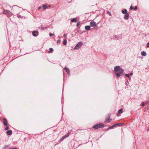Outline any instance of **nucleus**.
<instances>
[{"label": "nucleus", "instance_id": "bb28decb", "mask_svg": "<svg viewBox=\"0 0 149 149\" xmlns=\"http://www.w3.org/2000/svg\"><path fill=\"white\" fill-rule=\"evenodd\" d=\"M113 127H114L113 126V125H112V126L109 127L108 129H113Z\"/></svg>", "mask_w": 149, "mask_h": 149}, {"label": "nucleus", "instance_id": "423d86ee", "mask_svg": "<svg viewBox=\"0 0 149 149\" xmlns=\"http://www.w3.org/2000/svg\"><path fill=\"white\" fill-rule=\"evenodd\" d=\"M3 125L5 126H7L8 125V123L7 122V120L5 118H4L3 119Z\"/></svg>", "mask_w": 149, "mask_h": 149}, {"label": "nucleus", "instance_id": "4468645a", "mask_svg": "<svg viewBox=\"0 0 149 149\" xmlns=\"http://www.w3.org/2000/svg\"><path fill=\"white\" fill-rule=\"evenodd\" d=\"M127 10L126 9H125L124 10H123L122 11V13L123 14H125L127 13Z\"/></svg>", "mask_w": 149, "mask_h": 149}, {"label": "nucleus", "instance_id": "2f4dec72", "mask_svg": "<svg viewBox=\"0 0 149 149\" xmlns=\"http://www.w3.org/2000/svg\"><path fill=\"white\" fill-rule=\"evenodd\" d=\"M54 35V34H52V33H50L49 34V36H51V37L52 36Z\"/></svg>", "mask_w": 149, "mask_h": 149}, {"label": "nucleus", "instance_id": "5701e85b", "mask_svg": "<svg viewBox=\"0 0 149 149\" xmlns=\"http://www.w3.org/2000/svg\"><path fill=\"white\" fill-rule=\"evenodd\" d=\"M125 76L127 77L128 78H130V75H129V74H125Z\"/></svg>", "mask_w": 149, "mask_h": 149}, {"label": "nucleus", "instance_id": "20e7f679", "mask_svg": "<svg viewBox=\"0 0 149 149\" xmlns=\"http://www.w3.org/2000/svg\"><path fill=\"white\" fill-rule=\"evenodd\" d=\"M38 31H33L32 32V35L33 36L36 37L38 36Z\"/></svg>", "mask_w": 149, "mask_h": 149}, {"label": "nucleus", "instance_id": "f704fd0d", "mask_svg": "<svg viewBox=\"0 0 149 149\" xmlns=\"http://www.w3.org/2000/svg\"><path fill=\"white\" fill-rule=\"evenodd\" d=\"M63 37L65 38H66V34H64L63 35Z\"/></svg>", "mask_w": 149, "mask_h": 149}, {"label": "nucleus", "instance_id": "393cba45", "mask_svg": "<svg viewBox=\"0 0 149 149\" xmlns=\"http://www.w3.org/2000/svg\"><path fill=\"white\" fill-rule=\"evenodd\" d=\"M117 124H118V126H121L123 125L122 123H117Z\"/></svg>", "mask_w": 149, "mask_h": 149}, {"label": "nucleus", "instance_id": "c9c22d12", "mask_svg": "<svg viewBox=\"0 0 149 149\" xmlns=\"http://www.w3.org/2000/svg\"><path fill=\"white\" fill-rule=\"evenodd\" d=\"M137 9V7L136 6H135V7L134 8V10H136Z\"/></svg>", "mask_w": 149, "mask_h": 149}, {"label": "nucleus", "instance_id": "79ce46f5", "mask_svg": "<svg viewBox=\"0 0 149 149\" xmlns=\"http://www.w3.org/2000/svg\"><path fill=\"white\" fill-rule=\"evenodd\" d=\"M132 74H133V73L132 72L130 73V75H132Z\"/></svg>", "mask_w": 149, "mask_h": 149}, {"label": "nucleus", "instance_id": "0eeeda50", "mask_svg": "<svg viewBox=\"0 0 149 149\" xmlns=\"http://www.w3.org/2000/svg\"><path fill=\"white\" fill-rule=\"evenodd\" d=\"M129 18V14L128 13H127L125 14V16L124 17V19H128Z\"/></svg>", "mask_w": 149, "mask_h": 149}, {"label": "nucleus", "instance_id": "dca6fc26", "mask_svg": "<svg viewBox=\"0 0 149 149\" xmlns=\"http://www.w3.org/2000/svg\"><path fill=\"white\" fill-rule=\"evenodd\" d=\"M77 21V19L76 18H74L71 20V21L72 22H76Z\"/></svg>", "mask_w": 149, "mask_h": 149}, {"label": "nucleus", "instance_id": "9b49d317", "mask_svg": "<svg viewBox=\"0 0 149 149\" xmlns=\"http://www.w3.org/2000/svg\"><path fill=\"white\" fill-rule=\"evenodd\" d=\"M111 120L110 119V118H108L105 120L104 121V123H108L110 122Z\"/></svg>", "mask_w": 149, "mask_h": 149}, {"label": "nucleus", "instance_id": "f257e3e1", "mask_svg": "<svg viewBox=\"0 0 149 149\" xmlns=\"http://www.w3.org/2000/svg\"><path fill=\"white\" fill-rule=\"evenodd\" d=\"M104 126V125L103 123H100L95 125L93 126V128L95 129H97L99 128H103Z\"/></svg>", "mask_w": 149, "mask_h": 149}, {"label": "nucleus", "instance_id": "aec40b11", "mask_svg": "<svg viewBox=\"0 0 149 149\" xmlns=\"http://www.w3.org/2000/svg\"><path fill=\"white\" fill-rule=\"evenodd\" d=\"M63 43L64 45H65L67 44V41L66 39H65L64 40H63Z\"/></svg>", "mask_w": 149, "mask_h": 149}, {"label": "nucleus", "instance_id": "c03bdc74", "mask_svg": "<svg viewBox=\"0 0 149 149\" xmlns=\"http://www.w3.org/2000/svg\"><path fill=\"white\" fill-rule=\"evenodd\" d=\"M147 130L148 131H149V128H148V129H147Z\"/></svg>", "mask_w": 149, "mask_h": 149}, {"label": "nucleus", "instance_id": "4be33fe9", "mask_svg": "<svg viewBox=\"0 0 149 149\" xmlns=\"http://www.w3.org/2000/svg\"><path fill=\"white\" fill-rule=\"evenodd\" d=\"M9 146V145H5L4 147L3 148V149H5L8 147Z\"/></svg>", "mask_w": 149, "mask_h": 149}, {"label": "nucleus", "instance_id": "412c9836", "mask_svg": "<svg viewBox=\"0 0 149 149\" xmlns=\"http://www.w3.org/2000/svg\"><path fill=\"white\" fill-rule=\"evenodd\" d=\"M115 74L118 77H120V74L118 73V72L116 73Z\"/></svg>", "mask_w": 149, "mask_h": 149}, {"label": "nucleus", "instance_id": "f03ea898", "mask_svg": "<svg viewBox=\"0 0 149 149\" xmlns=\"http://www.w3.org/2000/svg\"><path fill=\"white\" fill-rule=\"evenodd\" d=\"M83 45V42H78L76 46L74 47V49H78L80 48Z\"/></svg>", "mask_w": 149, "mask_h": 149}, {"label": "nucleus", "instance_id": "e433bc0d", "mask_svg": "<svg viewBox=\"0 0 149 149\" xmlns=\"http://www.w3.org/2000/svg\"><path fill=\"white\" fill-rule=\"evenodd\" d=\"M147 46L148 47H149V42H148L147 44Z\"/></svg>", "mask_w": 149, "mask_h": 149}, {"label": "nucleus", "instance_id": "7c9ffc66", "mask_svg": "<svg viewBox=\"0 0 149 149\" xmlns=\"http://www.w3.org/2000/svg\"><path fill=\"white\" fill-rule=\"evenodd\" d=\"M8 149H18V148H10Z\"/></svg>", "mask_w": 149, "mask_h": 149}, {"label": "nucleus", "instance_id": "a19ab883", "mask_svg": "<svg viewBox=\"0 0 149 149\" xmlns=\"http://www.w3.org/2000/svg\"><path fill=\"white\" fill-rule=\"evenodd\" d=\"M18 17H21V18H23V17H22L21 15H19L18 16Z\"/></svg>", "mask_w": 149, "mask_h": 149}, {"label": "nucleus", "instance_id": "a18cd8bd", "mask_svg": "<svg viewBox=\"0 0 149 149\" xmlns=\"http://www.w3.org/2000/svg\"><path fill=\"white\" fill-rule=\"evenodd\" d=\"M126 82H128V80H127Z\"/></svg>", "mask_w": 149, "mask_h": 149}, {"label": "nucleus", "instance_id": "473e14b6", "mask_svg": "<svg viewBox=\"0 0 149 149\" xmlns=\"http://www.w3.org/2000/svg\"><path fill=\"white\" fill-rule=\"evenodd\" d=\"M61 42V40H58L57 41V43H58Z\"/></svg>", "mask_w": 149, "mask_h": 149}, {"label": "nucleus", "instance_id": "72a5a7b5", "mask_svg": "<svg viewBox=\"0 0 149 149\" xmlns=\"http://www.w3.org/2000/svg\"><path fill=\"white\" fill-rule=\"evenodd\" d=\"M116 36V38H119V37H120L119 36Z\"/></svg>", "mask_w": 149, "mask_h": 149}, {"label": "nucleus", "instance_id": "c756f323", "mask_svg": "<svg viewBox=\"0 0 149 149\" xmlns=\"http://www.w3.org/2000/svg\"><path fill=\"white\" fill-rule=\"evenodd\" d=\"M130 10H132L134 9V8L132 7V6H130Z\"/></svg>", "mask_w": 149, "mask_h": 149}, {"label": "nucleus", "instance_id": "9d476101", "mask_svg": "<svg viewBox=\"0 0 149 149\" xmlns=\"http://www.w3.org/2000/svg\"><path fill=\"white\" fill-rule=\"evenodd\" d=\"M6 133L9 135H11L12 134V131L11 130H9L6 132Z\"/></svg>", "mask_w": 149, "mask_h": 149}, {"label": "nucleus", "instance_id": "f8f14e48", "mask_svg": "<svg viewBox=\"0 0 149 149\" xmlns=\"http://www.w3.org/2000/svg\"><path fill=\"white\" fill-rule=\"evenodd\" d=\"M90 26H86L85 27V29L87 30H89L90 29Z\"/></svg>", "mask_w": 149, "mask_h": 149}, {"label": "nucleus", "instance_id": "a878e982", "mask_svg": "<svg viewBox=\"0 0 149 149\" xmlns=\"http://www.w3.org/2000/svg\"><path fill=\"white\" fill-rule=\"evenodd\" d=\"M142 106L143 107L145 106V103L144 102H142L141 104Z\"/></svg>", "mask_w": 149, "mask_h": 149}, {"label": "nucleus", "instance_id": "ddd939ff", "mask_svg": "<svg viewBox=\"0 0 149 149\" xmlns=\"http://www.w3.org/2000/svg\"><path fill=\"white\" fill-rule=\"evenodd\" d=\"M68 136V135H65L63 136L60 139L61 141H63L65 138L67 137Z\"/></svg>", "mask_w": 149, "mask_h": 149}, {"label": "nucleus", "instance_id": "c85d7f7f", "mask_svg": "<svg viewBox=\"0 0 149 149\" xmlns=\"http://www.w3.org/2000/svg\"><path fill=\"white\" fill-rule=\"evenodd\" d=\"M80 22H79L77 24V27H78L79 26V25L80 24Z\"/></svg>", "mask_w": 149, "mask_h": 149}, {"label": "nucleus", "instance_id": "58836bf2", "mask_svg": "<svg viewBox=\"0 0 149 149\" xmlns=\"http://www.w3.org/2000/svg\"><path fill=\"white\" fill-rule=\"evenodd\" d=\"M41 29L42 30H44V28L43 27H42V26H41Z\"/></svg>", "mask_w": 149, "mask_h": 149}, {"label": "nucleus", "instance_id": "39448f33", "mask_svg": "<svg viewBox=\"0 0 149 149\" xmlns=\"http://www.w3.org/2000/svg\"><path fill=\"white\" fill-rule=\"evenodd\" d=\"M120 68V67L119 66H117L114 67V70L115 72H118Z\"/></svg>", "mask_w": 149, "mask_h": 149}, {"label": "nucleus", "instance_id": "7ed1b4c3", "mask_svg": "<svg viewBox=\"0 0 149 149\" xmlns=\"http://www.w3.org/2000/svg\"><path fill=\"white\" fill-rule=\"evenodd\" d=\"M96 23L94 21H91L90 22V26L91 27H94L96 25Z\"/></svg>", "mask_w": 149, "mask_h": 149}, {"label": "nucleus", "instance_id": "f3484780", "mask_svg": "<svg viewBox=\"0 0 149 149\" xmlns=\"http://www.w3.org/2000/svg\"><path fill=\"white\" fill-rule=\"evenodd\" d=\"M141 55L142 56H145L146 55V53L145 52L143 51L141 52Z\"/></svg>", "mask_w": 149, "mask_h": 149}, {"label": "nucleus", "instance_id": "2eb2a0df", "mask_svg": "<svg viewBox=\"0 0 149 149\" xmlns=\"http://www.w3.org/2000/svg\"><path fill=\"white\" fill-rule=\"evenodd\" d=\"M119 73L120 74H122L124 72L122 68H120L118 71Z\"/></svg>", "mask_w": 149, "mask_h": 149}, {"label": "nucleus", "instance_id": "cd10ccee", "mask_svg": "<svg viewBox=\"0 0 149 149\" xmlns=\"http://www.w3.org/2000/svg\"><path fill=\"white\" fill-rule=\"evenodd\" d=\"M118 125V124H114L113 125V127H114L117 126Z\"/></svg>", "mask_w": 149, "mask_h": 149}, {"label": "nucleus", "instance_id": "ea45409f", "mask_svg": "<svg viewBox=\"0 0 149 149\" xmlns=\"http://www.w3.org/2000/svg\"><path fill=\"white\" fill-rule=\"evenodd\" d=\"M41 8V6H39L38 8V10H40V9Z\"/></svg>", "mask_w": 149, "mask_h": 149}, {"label": "nucleus", "instance_id": "49530a36", "mask_svg": "<svg viewBox=\"0 0 149 149\" xmlns=\"http://www.w3.org/2000/svg\"><path fill=\"white\" fill-rule=\"evenodd\" d=\"M126 84L127 85V83H126Z\"/></svg>", "mask_w": 149, "mask_h": 149}, {"label": "nucleus", "instance_id": "37998d69", "mask_svg": "<svg viewBox=\"0 0 149 149\" xmlns=\"http://www.w3.org/2000/svg\"><path fill=\"white\" fill-rule=\"evenodd\" d=\"M47 27H45V28H44V29H47Z\"/></svg>", "mask_w": 149, "mask_h": 149}, {"label": "nucleus", "instance_id": "6ab92c4d", "mask_svg": "<svg viewBox=\"0 0 149 149\" xmlns=\"http://www.w3.org/2000/svg\"><path fill=\"white\" fill-rule=\"evenodd\" d=\"M42 7L43 8V9H46L47 8V6L46 4H45V5H43L42 6Z\"/></svg>", "mask_w": 149, "mask_h": 149}, {"label": "nucleus", "instance_id": "b1692460", "mask_svg": "<svg viewBox=\"0 0 149 149\" xmlns=\"http://www.w3.org/2000/svg\"><path fill=\"white\" fill-rule=\"evenodd\" d=\"M9 129V127L7 125L6 128H5V130H8Z\"/></svg>", "mask_w": 149, "mask_h": 149}, {"label": "nucleus", "instance_id": "a211bd4d", "mask_svg": "<svg viewBox=\"0 0 149 149\" xmlns=\"http://www.w3.org/2000/svg\"><path fill=\"white\" fill-rule=\"evenodd\" d=\"M49 51H48V52L49 53H51L53 51V49L52 48H50L49 49Z\"/></svg>", "mask_w": 149, "mask_h": 149}, {"label": "nucleus", "instance_id": "6e6552de", "mask_svg": "<svg viewBox=\"0 0 149 149\" xmlns=\"http://www.w3.org/2000/svg\"><path fill=\"white\" fill-rule=\"evenodd\" d=\"M64 69L66 70V72H67L68 74L69 75L70 74V71L69 69L66 67H65L64 68Z\"/></svg>", "mask_w": 149, "mask_h": 149}, {"label": "nucleus", "instance_id": "1a4fd4ad", "mask_svg": "<svg viewBox=\"0 0 149 149\" xmlns=\"http://www.w3.org/2000/svg\"><path fill=\"white\" fill-rule=\"evenodd\" d=\"M123 111V109H120L118 111V113H117V116H119L120 114L122 113Z\"/></svg>", "mask_w": 149, "mask_h": 149}, {"label": "nucleus", "instance_id": "4c0bfd02", "mask_svg": "<svg viewBox=\"0 0 149 149\" xmlns=\"http://www.w3.org/2000/svg\"><path fill=\"white\" fill-rule=\"evenodd\" d=\"M107 14H109V15H111V14H110V12H109V11H107Z\"/></svg>", "mask_w": 149, "mask_h": 149}]
</instances>
